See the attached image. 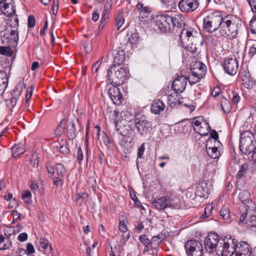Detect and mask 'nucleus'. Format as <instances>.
<instances>
[{"instance_id":"8fccbe9b","label":"nucleus","mask_w":256,"mask_h":256,"mask_svg":"<svg viewBox=\"0 0 256 256\" xmlns=\"http://www.w3.org/2000/svg\"><path fill=\"white\" fill-rule=\"evenodd\" d=\"M39 242H40V246L44 250H47L48 248V246H49L50 250H52V246L47 240L45 239L44 238H40Z\"/></svg>"},{"instance_id":"69168bd1","label":"nucleus","mask_w":256,"mask_h":256,"mask_svg":"<svg viewBox=\"0 0 256 256\" xmlns=\"http://www.w3.org/2000/svg\"><path fill=\"white\" fill-rule=\"evenodd\" d=\"M102 61V59H100L98 61L96 62L93 64V66L92 67V72L93 74L97 73L98 72V70L99 67H100V65Z\"/></svg>"},{"instance_id":"c756f323","label":"nucleus","mask_w":256,"mask_h":256,"mask_svg":"<svg viewBox=\"0 0 256 256\" xmlns=\"http://www.w3.org/2000/svg\"><path fill=\"white\" fill-rule=\"evenodd\" d=\"M192 70L196 72L199 78H203L206 74V66L200 62H196L190 68V71Z\"/></svg>"},{"instance_id":"052dcab7","label":"nucleus","mask_w":256,"mask_h":256,"mask_svg":"<svg viewBox=\"0 0 256 256\" xmlns=\"http://www.w3.org/2000/svg\"><path fill=\"white\" fill-rule=\"evenodd\" d=\"M232 97V102L234 104H238L240 100V96L238 93L236 92L234 90L232 91L231 94Z\"/></svg>"},{"instance_id":"4468645a","label":"nucleus","mask_w":256,"mask_h":256,"mask_svg":"<svg viewBox=\"0 0 256 256\" xmlns=\"http://www.w3.org/2000/svg\"><path fill=\"white\" fill-rule=\"evenodd\" d=\"M115 128L118 134L122 137L130 138L133 134L132 128L129 124H124L122 121L114 120Z\"/></svg>"},{"instance_id":"ea45409f","label":"nucleus","mask_w":256,"mask_h":256,"mask_svg":"<svg viewBox=\"0 0 256 256\" xmlns=\"http://www.w3.org/2000/svg\"><path fill=\"white\" fill-rule=\"evenodd\" d=\"M12 46H0V54L8 57L12 56L14 54V50L11 48Z\"/></svg>"},{"instance_id":"f8f14e48","label":"nucleus","mask_w":256,"mask_h":256,"mask_svg":"<svg viewBox=\"0 0 256 256\" xmlns=\"http://www.w3.org/2000/svg\"><path fill=\"white\" fill-rule=\"evenodd\" d=\"M137 10L140 12V20L144 23L147 24L152 19V8L148 6H144L143 4L138 2L136 6Z\"/></svg>"},{"instance_id":"9b49d317","label":"nucleus","mask_w":256,"mask_h":256,"mask_svg":"<svg viewBox=\"0 0 256 256\" xmlns=\"http://www.w3.org/2000/svg\"><path fill=\"white\" fill-rule=\"evenodd\" d=\"M222 66L226 73L230 76L235 75L238 68V63L236 58H227L225 59Z\"/></svg>"},{"instance_id":"5701e85b","label":"nucleus","mask_w":256,"mask_h":256,"mask_svg":"<svg viewBox=\"0 0 256 256\" xmlns=\"http://www.w3.org/2000/svg\"><path fill=\"white\" fill-rule=\"evenodd\" d=\"M170 12L172 18V30H173L175 26L182 28L185 26V18L182 14H174L171 12Z\"/></svg>"},{"instance_id":"cd10ccee","label":"nucleus","mask_w":256,"mask_h":256,"mask_svg":"<svg viewBox=\"0 0 256 256\" xmlns=\"http://www.w3.org/2000/svg\"><path fill=\"white\" fill-rule=\"evenodd\" d=\"M165 108L164 102L160 99L154 100L151 106V112L154 114H160Z\"/></svg>"},{"instance_id":"9d476101","label":"nucleus","mask_w":256,"mask_h":256,"mask_svg":"<svg viewBox=\"0 0 256 256\" xmlns=\"http://www.w3.org/2000/svg\"><path fill=\"white\" fill-rule=\"evenodd\" d=\"M219 240V236L216 232H210L204 241L206 252L213 254L216 252Z\"/></svg>"},{"instance_id":"e2e57ef3","label":"nucleus","mask_w":256,"mask_h":256,"mask_svg":"<svg viewBox=\"0 0 256 256\" xmlns=\"http://www.w3.org/2000/svg\"><path fill=\"white\" fill-rule=\"evenodd\" d=\"M36 24V20L34 16L30 15L28 19V28H32Z\"/></svg>"},{"instance_id":"c9c22d12","label":"nucleus","mask_w":256,"mask_h":256,"mask_svg":"<svg viewBox=\"0 0 256 256\" xmlns=\"http://www.w3.org/2000/svg\"><path fill=\"white\" fill-rule=\"evenodd\" d=\"M256 142H254L253 144L244 145V146H239L240 150L244 154L248 155L252 152H253V151H254V149L256 148Z\"/></svg>"},{"instance_id":"f3484780","label":"nucleus","mask_w":256,"mask_h":256,"mask_svg":"<svg viewBox=\"0 0 256 256\" xmlns=\"http://www.w3.org/2000/svg\"><path fill=\"white\" fill-rule=\"evenodd\" d=\"M188 78L182 75L178 76L174 80L172 84V90L176 93L182 92L185 90Z\"/></svg>"},{"instance_id":"a18cd8bd","label":"nucleus","mask_w":256,"mask_h":256,"mask_svg":"<svg viewBox=\"0 0 256 256\" xmlns=\"http://www.w3.org/2000/svg\"><path fill=\"white\" fill-rule=\"evenodd\" d=\"M32 194L28 190L24 191L22 195V198L24 200L25 204H28L30 203L32 200Z\"/></svg>"},{"instance_id":"ddd939ff","label":"nucleus","mask_w":256,"mask_h":256,"mask_svg":"<svg viewBox=\"0 0 256 256\" xmlns=\"http://www.w3.org/2000/svg\"><path fill=\"white\" fill-rule=\"evenodd\" d=\"M180 10L184 13H191L196 10L199 6L196 0H180L178 4Z\"/></svg>"},{"instance_id":"b1692460","label":"nucleus","mask_w":256,"mask_h":256,"mask_svg":"<svg viewBox=\"0 0 256 256\" xmlns=\"http://www.w3.org/2000/svg\"><path fill=\"white\" fill-rule=\"evenodd\" d=\"M21 92L22 89L18 86H15L11 92L10 98L7 100L8 104L10 107L14 108L16 105Z\"/></svg>"},{"instance_id":"412c9836","label":"nucleus","mask_w":256,"mask_h":256,"mask_svg":"<svg viewBox=\"0 0 256 256\" xmlns=\"http://www.w3.org/2000/svg\"><path fill=\"white\" fill-rule=\"evenodd\" d=\"M212 141L208 138L206 141V148L208 155L213 159L218 158L220 156V150L216 147H212Z\"/></svg>"},{"instance_id":"473e14b6","label":"nucleus","mask_w":256,"mask_h":256,"mask_svg":"<svg viewBox=\"0 0 256 256\" xmlns=\"http://www.w3.org/2000/svg\"><path fill=\"white\" fill-rule=\"evenodd\" d=\"M238 198L240 201L248 206V204L252 203L250 193L246 190H243L240 192Z\"/></svg>"},{"instance_id":"6e6d98bb","label":"nucleus","mask_w":256,"mask_h":256,"mask_svg":"<svg viewBox=\"0 0 256 256\" xmlns=\"http://www.w3.org/2000/svg\"><path fill=\"white\" fill-rule=\"evenodd\" d=\"M138 34L137 32H134L131 34L128 39V41L132 44H136L138 42Z\"/></svg>"},{"instance_id":"13d9d810","label":"nucleus","mask_w":256,"mask_h":256,"mask_svg":"<svg viewBox=\"0 0 256 256\" xmlns=\"http://www.w3.org/2000/svg\"><path fill=\"white\" fill-rule=\"evenodd\" d=\"M111 252L110 253V256H120V252L119 246H117L116 245L114 246H110Z\"/></svg>"},{"instance_id":"c03bdc74","label":"nucleus","mask_w":256,"mask_h":256,"mask_svg":"<svg viewBox=\"0 0 256 256\" xmlns=\"http://www.w3.org/2000/svg\"><path fill=\"white\" fill-rule=\"evenodd\" d=\"M166 203H168V207H170L174 208H178L180 206V200L178 198L176 199V202H174V200L166 198Z\"/></svg>"},{"instance_id":"79ce46f5","label":"nucleus","mask_w":256,"mask_h":256,"mask_svg":"<svg viewBox=\"0 0 256 256\" xmlns=\"http://www.w3.org/2000/svg\"><path fill=\"white\" fill-rule=\"evenodd\" d=\"M116 24L118 26V30H119L120 28L124 24V19L123 16V12L122 10L116 16Z\"/></svg>"},{"instance_id":"39448f33","label":"nucleus","mask_w":256,"mask_h":256,"mask_svg":"<svg viewBox=\"0 0 256 256\" xmlns=\"http://www.w3.org/2000/svg\"><path fill=\"white\" fill-rule=\"evenodd\" d=\"M222 16L221 12L218 11L209 14L203 19L204 29L209 33H212L218 30Z\"/></svg>"},{"instance_id":"f03ea898","label":"nucleus","mask_w":256,"mask_h":256,"mask_svg":"<svg viewBox=\"0 0 256 256\" xmlns=\"http://www.w3.org/2000/svg\"><path fill=\"white\" fill-rule=\"evenodd\" d=\"M130 76L128 70L126 66H112L107 70L106 78L112 86H119L124 84Z\"/></svg>"},{"instance_id":"c85d7f7f","label":"nucleus","mask_w":256,"mask_h":256,"mask_svg":"<svg viewBox=\"0 0 256 256\" xmlns=\"http://www.w3.org/2000/svg\"><path fill=\"white\" fill-rule=\"evenodd\" d=\"M138 240L140 242L143 244L144 246V248L143 250V252H150L151 250L153 251L154 249L151 244V242L147 236L145 234H142L140 236Z\"/></svg>"},{"instance_id":"774afa93","label":"nucleus","mask_w":256,"mask_h":256,"mask_svg":"<svg viewBox=\"0 0 256 256\" xmlns=\"http://www.w3.org/2000/svg\"><path fill=\"white\" fill-rule=\"evenodd\" d=\"M250 6L251 8L252 11L256 13V0H246Z\"/></svg>"},{"instance_id":"2f4dec72","label":"nucleus","mask_w":256,"mask_h":256,"mask_svg":"<svg viewBox=\"0 0 256 256\" xmlns=\"http://www.w3.org/2000/svg\"><path fill=\"white\" fill-rule=\"evenodd\" d=\"M166 203V198L164 196L160 197L157 200H155L152 203V205L158 210H163L168 207Z\"/></svg>"},{"instance_id":"a19ab883","label":"nucleus","mask_w":256,"mask_h":256,"mask_svg":"<svg viewBox=\"0 0 256 256\" xmlns=\"http://www.w3.org/2000/svg\"><path fill=\"white\" fill-rule=\"evenodd\" d=\"M248 168V165L246 163L242 164L240 166V169L236 176V179H240L244 176L247 172Z\"/></svg>"},{"instance_id":"6e6552de","label":"nucleus","mask_w":256,"mask_h":256,"mask_svg":"<svg viewBox=\"0 0 256 256\" xmlns=\"http://www.w3.org/2000/svg\"><path fill=\"white\" fill-rule=\"evenodd\" d=\"M184 248L188 256H202L204 254L202 244L198 240L187 241Z\"/></svg>"},{"instance_id":"4be33fe9","label":"nucleus","mask_w":256,"mask_h":256,"mask_svg":"<svg viewBox=\"0 0 256 256\" xmlns=\"http://www.w3.org/2000/svg\"><path fill=\"white\" fill-rule=\"evenodd\" d=\"M254 134L249 130H246L240 134V145L244 146L256 142Z\"/></svg>"},{"instance_id":"6ab92c4d","label":"nucleus","mask_w":256,"mask_h":256,"mask_svg":"<svg viewBox=\"0 0 256 256\" xmlns=\"http://www.w3.org/2000/svg\"><path fill=\"white\" fill-rule=\"evenodd\" d=\"M16 10H14L11 12L6 11V12H4V14L6 17L8 18L6 24H8L10 28H14V30H18L19 20L17 14H16Z\"/></svg>"},{"instance_id":"a878e982","label":"nucleus","mask_w":256,"mask_h":256,"mask_svg":"<svg viewBox=\"0 0 256 256\" xmlns=\"http://www.w3.org/2000/svg\"><path fill=\"white\" fill-rule=\"evenodd\" d=\"M178 93H174L170 94L168 97V104L171 108H174L178 105L182 104V98H180V96Z\"/></svg>"},{"instance_id":"0eeeda50","label":"nucleus","mask_w":256,"mask_h":256,"mask_svg":"<svg viewBox=\"0 0 256 256\" xmlns=\"http://www.w3.org/2000/svg\"><path fill=\"white\" fill-rule=\"evenodd\" d=\"M0 36L3 44L17 46L18 42V32L17 30H8L6 28L0 32Z\"/></svg>"},{"instance_id":"f704fd0d","label":"nucleus","mask_w":256,"mask_h":256,"mask_svg":"<svg viewBox=\"0 0 256 256\" xmlns=\"http://www.w3.org/2000/svg\"><path fill=\"white\" fill-rule=\"evenodd\" d=\"M88 196V194L84 192L76 194L74 196L75 200L78 204L82 206L87 202Z\"/></svg>"},{"instance_id":"603ef678","label":"nucleus","mask_w":256,"mask_h":256,"mask_svg":"<svg viewBox=\"0 0 256 256\" xmlns=\"http://www.w3.org/2000/svg\"><path fill=\"white\" fill-rule=\"evenodd\" d=\"M38 156L37 154H34L31 156L30 163L32 166L35 168H38Z\"/></svg>"},{"instance_id":"37998d69","label":"nucleus","mask_w":256,"mask_h":256,"mask_svg":"<svg viewBox=\"0 0 256 256\" xmlns=\"http://www.w3.org/2000/svg\"><path fill=\"white\" fill-rule=\"evenodd\" d=\"M12 0H10V2H5L3 4L1 7V10L4 14V12H6V11H8V9L10 8H11V11L14 10H16L15 6L14 5V2H12Z\"/></svg>"},{"instance_id":"7ed1b4c3","label":"nucleus","mask_w":256,"mask_h":256,"mask_svg":"<svg viewBox=\"0 0 256 256\" xmlns=\"http://www.w3.org/2000/svg\"><path fill=\"white\" fill-rule=\"evenodd\" d=\"M219 28L218 32L221 36L232 38L236 37L238 34V26L235 22V18L232 16H224L222 14L220 18Z\"/></svg>"},{"instance_id":"3c124183","label":"nucleus","mask_w":256,"mask_h":256,"mask_svg":"<svg viewBox=\"0 0 256 256\" xmlns=\"http://www.w3.org/2000/svg\"><path fill=\"white\" fill-rule=\"evenodd\" d=\"M22 250L24 252V254H26L27 256H30V255L35 252V249L31 243H28L27 244L26 250L23 249Z\"/></svg>"},{"instance_id":"bb28decb","label":"nucleus","mask_w":256,"mask_h":256,"mask_svg":"<svg viewBox=\"0 0 256 256\" xmlns=\"http://www.w3.org/2000/svg\"><path fill=\"white\" fill-rule=\"evenodd\" d=\"M241 80L242 85L247 88H250L254 83L250 77V72L246 70H244L242 72Z\"/></svg>"},{"instance_id":"e433bc0d","label":"nucleus","mask_w":256,"mask_h":256,"mask_svg":"<svg viewBox=\"0 0 256 256\" xmlns=\"http://www.w3.org/2000/svg\"><path fill=\"white\" fill-rule=\"evenodd\" d=\"M12 152L14 157H17L25 152V147L22 144H15L12 148Z\"/></svg>"},{"instance_id":"bf43d9fd","label":"nucleus","mask_w":256,"mask_h":256,"mask_svg":"<svg viewBox=\"0 0 256 256\" xmlns=\"http://www.w3.org/2000/svg\"><path fill=\"white\" fill-rule=\"evenodd\" d=\"M126 224V222L124 220H120L118 230L121 232H128V229L127 228Z\"/></svg>"},{"instance_id":"680f3d73","label":"nucleus","mask_w":256,"mask_h":256,"mask_svg":"<svg viewBox=\"0 0 256 256\" xmlns=\"http://www.w3.org/2000/svg\"><path fill=\"white\" fill-rule=\"evenodd\" d=\"M84 158V155L80 146L78 148L76 159L78 163L80 164Z\"/></svg>"},{"instance_id":"a211bd4d","label":"nucleus","mask_w":256,"mask_h":256,"mask_svg":"<svg viewBox=\"0 0 256 256\" xmlns=\"http://www.w3.org/2000/svg\"><path fill=\"white\" fill-rule=\"evenodd\" d=\"M108 94L114 104L120 105L122 104V94L120 93V88L116 86H113L109 88Z\"/></svg>"},{"instance_id":"0e129e2a","label":"nucleus","mask_w":256,"mask_h":256,"mask_svg":"<svg viewBox=\"0 0 256 256\" xmlns=\"http://www.w3.org/2000/svg\"><path fill=\"white\" fill-rule=\"evenodd\" d=\"M145 150L144 143H142L138 150V158H142Z\"/></svg>"},{"instance_id":"5fc2aeb1","label":"nucleus","mask_w":256,"mask_h":256,"mask_svg":"<svg viewBox=\"0 0 256 256\" xmlns=\"http://www.w3.org/2000/svg\"><path fill=\"white\" fill-rule=\"evenodd\" d=\"M64 177L58 176L53 179L54 184L56 186H62L64 183Z\"/></svg>"},{"instance_id":"1a4fd4ad","label":"nucleus","mask_w":256,"mask_h":256,"mask_svg":"<svg viewBox=\"0 0 256 256\" xmlns=\"http://www.w3.org/2000/svg\"><path fill=\"white\" fill-rule=\"evenodd\" d=\"M236 240L230 236L226 240H223L222 246L218 247V250L220 251L222 256H232L236 255Z\"/></svg>"},{"instance_id":"58836bf2","label":"nucleus","mask_w":256,"mask_h":256,"mask_svg":"<svg viewBox=\"0 0 256 256\" xmlns=\"http://www.w3.org/2000/svg\"><path fill=\"white\" fill-rule=\"evenodd\" d=\"M56 174L57 176H59L60 177H64L66 173V170L64 167V166L60 163H56L54 166Z\"/></svg>"},{"instance_id":"338daca9","label":"nucleus","mask_w":256,"mask_h":256,"mask_svg":"<svg viewBox=\"0 0 256 256\" xmlns=\"http://www.w3.org/2000/svg\"><path fill=\"white\" fill-rule=\"evenodd\" d=\"M250 31L252 34H256V20H251L250 24Z\"/></svg>"},{"instance_id":"dca6fc26","label":"nucleus","mask_w":256,"mask_h":256,"mask_svg":"<svg viewBox=\"0 0 256 256\" xmlns=\"http://www.w3.org/2000/svg\"><path fill=\"white\" fill-rule=\"evenodd\" d=\"M236 256H250L252 248L246 241L238 242L236 240Z\"/></svg>"},{"instance_id":"09e8293b","label":"nucleus","mask_w":256,"mask_h":256,"mask_svg":"<svg viewBox=\"0 0 256 256\" xmlns=\"http://www.w3.org/2000/svg\"><path fill=\"white\" fill-rule=\"evenodd\" d=\"M151 244L154 250H156L157 249L160 243L162 242L160 239V237L158 236H153L151 240Z\"/></svg>"},{"instance_id":"aec40b11","label":"nucleus","mask_w":256,"mask_h":256,"mask_svg":"<svg viewBox=\"0 0 256 256\" xmlns=\"http://www.w3.org/2000/svg\"><path fill=\"white\" fill-rule=\"evenodd\" d=\"M66 134L68 140H73L77 136L78 132L76 130V124L74 120H68L66 122Z\"/></svg>"},{"instance_id":"864d4df0","label":"nucleus","mask_w":256,"mask_h":256,"mask_svg":"<svg viewBox=\"0 0 256 256\" xmlns=\"http://www.w3.org/2000/svg\"><path fill=\"white\" fill-rule=\"evenodd\" d=\"M68 144H66V145L62 144L60 145V146H56V148L60 153L64 155H67L70 152V150L68 149Z\"/></svg>"},{"instance_id":"72a5a7b5","label":"nucleus","mask_w":256,"mask_h":256,"mask_svg":"<svg viewBox=\"0 0 256 256\" xmlns=\"http://www.w3.org/2000/svg\"><path fill=\"white\" fill-rule=\"evenodd\" d=\"M114 61L112 66H120L122 64L125 60L124 52L123 50L116 52L114 54Z\"/></svg>"},{"instance_id":"2eb2a0df","label":"nucleus","mask_w":256,"mask_h":256,"mask_svg":"<svg viewBox=\"0 0 256 256\" xmlns=\"http://www.w3.org/2000/svg\"><path fill=\"white\" fill-rule=\"evenodd\" d=\"M192 124L194 130L200 135L205 136L210 132V126L205 120L202 122L199 120H194Z\"/></svg>"},{"instance_id":"49530a36","label":"nucleus","mask_w":256,"mask_h":256,"mask_svg":"<svg viewBox=\"0 0 256 256\" xmlns=\"http://www.w3.org/2000/svg\"><path fill=\"white\" fill-rule=\"evenodd\" d=\"M220 215L224 220H229L230 218V213L228 208L226 206L222 208L220 212Z\"/></svg>"},{"instance_id":"4c0bfd02","label":"nucleus","mask_w":256,"mask_h":256,"mask_svg":"<svg viewBox=\"0 0 256 256\" xmlns=\"http://www.w3.org/2000/svg\"><path fill=\"white\" fill-rule=\"evenodd\" d=\"M214 205L212 203L208 204L206 205L204 213L200 216L201 219H204L209 218L212 214Z\"/></svg>"},{"instance_id":"4d7b16f0","label":"nucleus","mask_w":256,"mask_h":256,"mask_svg":"<svg viewBox=\"0 0 256 256\" xmlns=\"http://www.w3.org/2000/svg\"><path fill=\"white\" fill-rule=\"evenodd\" d=\"M220 106L223 111L226 112L225 108H226L227 110H229L230 102L225 98H222L220 102Z\"/></svg>"},{"instance_id":"393cba45","label":"nucleus","mask_w":256,"mask_h":256,"mask_svg":"<svg viewBox=\"0 0 256 256\" xmlns=\"http://www.w3.org/2000/svg\"><path fill=\"white\" fill-rule=\"evenodd\" d=\"M210 192L207 184L205 182H202L196 186L195 194L198 196L205 198H208Z\"/></svg>"},{"instance_id":"20e7f679","label":"nucleus","mask_w":256,"mask_h":256,"mask_svg":"<svg viewBox=\"0 0 256 256\" xmlns=\"http://www.w3.org/2000/svg\"><path fill=\"white\" fill-rule=\"evenodd\" d=\"M134 123L138 133L142 136H147L153 129L152 122L140 113L134 114Z\"/></svg>"},{"instance_id":"de8ad7c7","label":"nucleus","mask_w":256,"mask_h":256,"mask_svg":"<svg viewBox=\"0 0 256 256\" xmlns=\"http://www.w3.org/2000/svg\"><path fill=\"white\" fill-rule=\"evenodd\" d=\"M130 234L129 232H122L120 235V244L122 246H125L126 242L129 240Z\"/></svg>"},{"instance_id":"7c9ffc66","label":"nucleus","mask_w":256,"mask_h":256,"mask_svg":"<svg viewBox=\"0 0 256 256\" xmlns=\"http://www.w3.org/2000/svg\"><path fill=\"white\" fill-rule=\"evenodd\" d=\"M9 77L6 72L0 70V92H4L8 86Z\"/></svg>"},{"instance_id":"f257e3e1","label":"nucleus","mask_w":256,"mask_h":256,"mask_svg":"<svg viewBox=\"0 0 256 256\" xmlns=\"http://www.w3.org/2000/svg\"><path fill=\"white\" fill-rule=\"evenodd\" d=\"M180 42L182 47L192 54L196 53L199 46L204 44V40L200 34L196 32L194 33L190 30L184 28L180 36Z\"/></svg>"},{"instance_id":"423d86ee","label":"nucleus","mask_w":256,"mask_h":256,"mask_svg":"<svg viewBox=\"0 0 256 256\" xmlns=\"http://www.w3.org/2000/svg\"><path fill=\"white\" fill-rule=\"evenodd\" d=\"M172 18L170 12L156 16L155 24L161 32H170L172 30Z\"/></svg>"}]
</instances>
